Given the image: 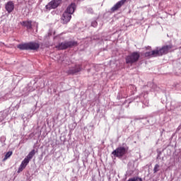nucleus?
<instances>
[{"instance_id":"obj_3","label":"nucleus","mask_w":181,"mask_h":181,"mask_svg":"<svg viewBox=\"0 0 181 181\" xmlns=\"http://www.w3.org/2000/svg\"><path fill=\"white\" fill-rule=\"evenodd\" d=\"M74 46H77V42L76 41H64L58 44L56 46V48L58 50H66V49H69V47H73Z\"/></svg>"},{"instance_id":"obj_19","label":"nucleus","mask_w":181,"mask_h":181,"mask_svg":"<svg viewBox=\"0 0 181 181\" xmlns=\"http://www.w3.org/2000/svg\"><path fill=\"white\" fill-rule=\"evenodd\" d=\"M8 117V114L6 112H2L0 114V122H2L4 119H5Z\"/></svg>"},{"instance_id":"obj_4","label":"nucleus","mask_w":181,"mask_h":181,"mask_svg":"<svg viewBox=\"0 0 181 181\" xmlns=\"http://www.w3.org/2000/svg\"><path fill=\"white\" fill-rule=\"evenodd\" d=\"M127 152H128V148L120 146L114 150L112 152V155L115 156V158H122Z\"/></svg>"},{"instance_id":"obj_13","label":"nucleus","mask_w":181,"mask_h":181,"mask_svg":"<svg viewBox=\"0 0 181 181\" xmlns=\"http://www.w3.org/2000/svg\"><path fill=\"white\" fill-rule=\"evenodd\" d=\"M76 4L71 3L69 6H68L65 12H67L68 13L73 15L74 13V11H76Z\"/></svg>"},{"instance_id":"obj_14","label":"nucleus","mask_w":181,"mask_h":181,"mask_svg":"<svg viewBox=\"0 0 181 181\" xmlns=\"http://www.w3.org/2000/svg\"><path fill=\"white\" fill-rule=\"evenodd\" d=\"M150 87L151 91H158V86L153 83H148L147 86H144L145 90Z\"/></svg>"},{"instance_id":"obj_9","label":"nucleus","mask_w":181,"mask_h":181,"mask_svg":"<svg viewBox=\"0 0 181 181\" xmlns=\"http://www.w3.org/2000/svg\"><path fill=\"white\" fill-rule=\"evenodd\" d=\"M139 98L141 103H143V104H145L146 107L149 105V101L146 99L148 98V91H146V93H141L139 95Z\"/></svg>"},{"instance_id":"obj_6","label":"nucleus","mask_w":181,"mask_h":181,"mask_svg":"<svg viewBox=\"0 0 181 181\" xmlns=\"http://www.w3.org/2000/svg\"><path fill=\"white\" fill-rule=\"evenodd\" d=\"M62 4V0H52L45 6L46 9H56Z\"/></svg>"},{"instance_id":"obj_30","label":"nucleus","mask_w":181,"mask_h":181,"mask_svg":"<svg viewBox=\"0 0 181 181\" xmlns=\"http://www.w3.org/2000/svg\"><path fill=\"white\" fill-rule=\"evenodd\" d=\"M0 9H1V6H0Z\"/></svg>"},{"instance_id":"obj_22","label":"nucleus","mask_w":181,"mask_h":181,"mask_svg":"<svg viewBox=\"0 0 181 181\" xmlns=\"http://www.w3.org/2000/svg\"><path fill=\"white\" fill-rule=\"evenodd\" d=\"M160 166L159 164H156L154 168H153V173H157V172H159Z\"/></svg>"},{"instance_id":"obj_8","label":"nucleus","mask_w":181,"mask_h":181,"mask_svg":"<svg viewBox=\"0 0 181 181\" xmlns=\"http://www.w3.org/2000/svg\"><path fill=\"white\" fill-rule=\"evenodd\" d=\"M173 48V45L172 44L169 45H165L162 48L159 49L160 54H161V56H163V54H168V53H169V52L170 51V49Z\"/></svg>"},{"instance_id":"obj_26","label":"nucleus","mask_w":181,"mask_h":181,"mask_svg":"<svg viewBox=\"0 0 181 181\" xmlns=\"http://www.w3.org/2000/svg\"><path fill=\"white\" fill-rule=\"evenodd\" d=\"M130 88H131V90H132L133 91H136V86L131 85V86H130Z\"/></svg>"},{"instance_id":"obj_21","label":"nucleus","mask_w":181,"mask_h":181,"mask_svg":"<svg viewBox=\"0 0 181 181\" xmlns=\"http://www.w3.org/2000/svg\"><path fill=\"white\" fill-rule=\"evenodd\" d=\"M127 181H142V178L139 177H133L129 178Z\"/></svg>"},{"instance_id":"obj_12","label":"nucleus","mask_w":181,"mask_h":181,"mask_svg":"<svg viewBox=\"0 0 181 181\" xmlns=\"http://www.w3.org/2000/svg\"><path fill=\"white\" fill-rule=\"evenodd\" d=\"M71 20V14L67 13L66 11H64L62 17V21L63 23H68V22H70Z\"/></svg>"},{"instance_id":"obj_17","label":"nucleus","mask_w":181,"mask_h":181,"mask_svg":"<svg viewBox=\"0 0 181 181\" xmlns=\"http://www.w3.org/2000/svg\"><path fill=\"white\" fill-rule=\"evenodd\" d=\"M36 153V151H35V149H33L28 154V156L25 157L28 160L30 161V160H32L33 158V157L35 156Z\"/></svg>"},{"instance_id":"obj_27","label":"nucleus","mask_w":181,"mask_h":181,"mask_svg":"<svg viewBox=\"0 0 181 181\" xmlns=\"http://www.w3.org/2000/svg\"><path fill=\"white\" fill-rule=\"evenodd\" d=\"M0 141H3V142H5V136H1L0 138Z\"/></svg>"},{"instance_id":"obj_25","label":"nucleus","mask_w":181,"mask_h":181,"mask_svg":"<svg viewBox=\"0 0 181 181\" xmlns=\"http://www.w3.org/2000/svg\"><path fill=\"white\" fill-rule=\"evenodd\" d=\"M86 11H87L88 13H93V12H94V11H93L92 8H88Z\"/></svg>"},{"instance_id":"obj_11","label":"nucleus","mask_w":181,"mask_h":181,"mask_svg":"<svg viewBox=\"0 0 181 181\" xmlns=\"http://www.w3.org/2000/svg\"><path fill=\"white\" fill-rule=\"evenodd\" d=\"M125 2H127V0H120L119 1H118L111 8L112 12H115V11H118V9H119V8H121V6H122V5L125 4Z\"/></svg>"},{"instance_id":"obj_20","label":"nucleus","mask_w":181,"mask_h":181,"mask_svg":"<svg viewBox=\"0 0 181 181\" xmlns=\"http://www.w3.org/2000/svg\"><path fill=\"white\" fill-rule=\"evenodd\" d=\"M12 151H8L6 153L3 160L4 162H5V160H6L7 159H9V158H11V156H12Z\"/></svg>"},{"instance_id":"obj_1","label":"nucleus","mask_w":181,"mask_h":181,"mask_svg":"<svg viewBox=\"0 0 181 181\" xmlns=\"http://www.w3.org/2000/svg\"><path fill=\"white\" fill-rule=\"evenodd\" d=\"M20 50H37L40 47V44L35 42H30L17 45Z\"/></svg>"},{"instance_id":"obj_15","label":"nucleus","mask_w":181,"mask_h":181,"mask_svg":"<svg viewBox=\"0 0 181 181\" xmlns=\"http://www.w3.org/2000/svg\"><path fill=\"white\" fill-rule=\"evenodd\" d=\"M81 71V65H76L75 69H69L68 73L69 74H75V73H78Z\"/></svg>"},{"instance_id":"obj_5","label":"nucleus","mask_w":181,"mask_h":181,"mask_svg":"<svg viewBox=\"0 0 181 181\" xmlns=\"http://www.w3.org/2000/svg\"><path fill=\"white\" fill-rule=\"evenodd\" d=\"M62 4V0H52L45 6L46 9H56Z\"/></svg>"},{"instance_id":"obj_29","label":"nucleus","mask_w":181,"mask_h":181,"mask_svg":"<svg viewBox=\"0 0 181 181\" xmlns=\"http://www.w3.org/2000/svg\"><path fill=\"white\" fill-rule=\"evenodd\" d=\"M4 43L3 42H0V46H4Z\"/></svg>"},{"instance_id":"obj_7","label":"nucleus","mask_w":181,"mask_h":181,"mask_svg":"<svg viewBox=\"0 0 181 181\" xmlns=\"http://www.w3.org/2000/svg\"><path fill=\"white\" fill-rule=\"evenodd\" d=\"M5 9L8 13H12L15 9V4L12 1H8L5 4Z\"/></svg>"},{"instance_id":"obj_2","label":"nucleus","mask_w":181,"mask_h":181,"mask_svg":"<svg viewBox=\"0 0 181 181\" xmlns=\"http://www.w3.org/2000/svg\"><path fill=\"white\" fill-rule=\"evenodd\" d=\"M140 57L139 52H134L126 57V63L127 64H134V63H136L139 60Z\"/></svg>"},{"instance_id":"obj_28","label":"nucleus","mask_w":181,"mask_h":181,"mask_svg":"<svg viewBox=\"0 0 181 181\" xmlns=\"http://www.w3.org/2000/svg\"><path fill=\"white\" fill-rule=\"evenodd\" d=\"M159 156H160V153H159V154L157 156V159H159Z\"/></svg>"},{"instance_id":"obj_24","label":"nucleus","mask_w":181,"mask_h":181,"mask_svg":"<svg viewBox=\"0 0 181 181\" xmlns=\"http://www.w3.org/2000/svg\"><path fill=\"white\" fill-rule=\"evenodd\" d=\"M97 25H98V23H97L95 21H92L91 26L93 28H97Z\"/></svg>"},{"instance_id":"obj_16","label":"nucleus","mask_w":181,"mask_h":181,"mask_svg":"<svg viewBox=\"0 0 181 181\" xmlns=\"http://www.w3.org/2000/svg\"><path fill=\"white\" fill-rule=\"evenodd\" d=\"M152 57H158L159 56H162L160 54V51L158 47L156 49L151 51Z\"/></svg>"},{"instance_id":"obj_10","label":"nucleus","mask_w":181,"mask_h":181,"mask_svg":"<svg viewBox=\"0 0 181 181\" xmlns=\"http://www.w3.org/2000/svg\"><path fill=\"white\" fill-rule=\"evenodd\" d=\"M30 160H28L26 158H25L23 161L21 162V164L20 165L18 170V173H21L29 165Z\"/></svg>"},{"instance_id":"obj_18","label":"nucleus","mask_w":181,"mask_h":181,"mask_svg":"<svg viewBox=\"0 0 181 181\" xmlns=\"http://www.w3.org/2000/svg\"><path fill=\"white\" fill-rule=\"evenodd\" d=\"M21 25L23 26H25L27 29H31L32 28V22L31 21H23Z\"/></svg>"},{"instance_id":"obj_23","label":"nucleus","mask_w":181,"mask_h":181,"mask_svg":"<svg viewBox=\"0 0 181 181\" xmlns=\"http://www.w3.org/2000/svg\"><path fill=\"white\" fill-rule=\"evenodd\" d=\"M145 57H152V51L151 52H147L144 54Z\"/></svg>"}]
</instances>
